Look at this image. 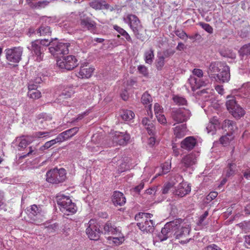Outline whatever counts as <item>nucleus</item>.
Segmentation results:
<instances>
[{
  "mask_svg": "<svg viewBox=\"0 0 250 250\" xmlns=\"http://www.w3.org/2000/svg\"><path fill=\"white\" fill-rule=\"evenodd\" d=\"M46 180L50 183L58 184L63 182L66 178L65 170L57 168L48 171L46 174Z\"/></svg>",
  "mask_w": 250,
  "mask_h": 250,
  "instance_id": "20e7f679",
  "label": "nucleus"
},
{
  "mask_svg": "<svg viewBox=\"0 0 250 250\" xmlns=\"http://www.w3.org/2000/svg\"><path fill=\"white\" fill-rule=\"evenodd\" d=\"M158 121L161 123V124H166L167 123V120L164 116V115L162 114H158L156 116Z\"/></svg>",
  "mask_w": 250,
  "mask_h": 250,
  "instance_id": "bf43d9fd",
  "label": "nucleus"
},
{
  "mask_svg": "<svg viewBox=\"0 0 250 250\" xmlns=\"http://www.w3.org/2000/svg\"><path fill=\"white\" fill-rule=\"evenodd\" d=\"M175 185V183L173 181L166 183L163 187L162 189V193L163 194H167L168 191L171 189Z\"/></svg>",
  "mask_w": 250,
  "mask_h": 250,
  "instance_id": "09e8293b",
  "label": "nucleus"
},
{
  "mask_svg": "<svg viewBox=\"0 0 250 250\" xmlns=\"http://www.w3.org/2000/svg\"><path fill=\"white\" fill-rule=\"evenodd\" d=\"M145 61L146 63L151 64L154 60V50L150 48L149 50L146 51L144 54Z\"/></svg>",
  "mask_w": 250,
  "mask_h": 250,
  "instance_id": "c9c22d12",
  "label": "nucleus"
},
{
  "mask_svg": "<svg viewBox=\"0 0 250 250\" xmlns=\"http://www.w3.org/2000/svg\"><path fill=\"white\" fill-rule=\"evenodd\" d=\"M39 42L38 41L32 42L30 48L32 53L36 56V60L39 62L42 60L44 52V47L41 46ZM28 48L29 49V47Z\"/></svg>",
  "mask_w": 250,
  "mask_h": 250,
  "instance_id": "dca6fc26",
  "label": "nucleus"
},
{
  "mask_svg": "<svg viewBox=\"0 0 250 250\" xmlns=\"http://www.w3.org/2000/svg\"><path fill=\"white\" fill-rule=\"evenodd\" d=\"M203 250H222L219 246L215 244H211L204 248Z\"/></svg>",
  "mask_w": 250,
  "mask_h": 250,
  "instance_id": "052dcab7",
  "label": "nucleus"
},
{
  "mask_svg": "<svg viewBox=\"0 0 250 250\" xmlns=\"http://www.w3.org/2000/svg\"><path fill=\"white\" fill-rule=\"evenodd\" d=\"M196 162L197 157L195 154L190 153L182 157L179 163V167L183 171H186L188 168H191Z\"/></svg>",
  "mask_w": 250,
  "mask_h": 250,
  "instance_id": "ddd939ff",
  "label": "nucleus"
},
{
  "mask_svg": "<svg viewBox=\"0 0 250 250\" xmlns=\"http://www.w3.org/2000/svg\"><path fill=\"white\" fill-rule=\"evenodd\" d=\"M31 140L28 137L23 138V139H21L19 144V147L21 148H25L27 145L31 143Z\"/></svg>",
  "mask_w": 250,
  "mask_h": 250,
  "instance_id": "de8ad7c7",
  "label": "nucleus"
},
{
  "mask_svg": "<svg viewBox=\"0 0 250 250\" xmlns=\"http://www.w3.org/2000/svg\"><path fill=\"white\" fill-rule=\"evenodd\" d=\"M152 216L153 215L150 213L145 212H139L135 215V220L139 221L140 219H142V221L138 222L137 225L144 232L151 233L154 231L155 223L150 219Z\"/></svg>",
  "mask_w": 250,
  "mask_h": 250,
  "instance_id": "f257e3e1",
  "label": "nucleus"
},
{
  "mask_svg": "<svg viewBox=\"0 0 250 250\" xmlns=\"http://www.w3.org/2000/svg\"><path fill=\"white\" fill-rule=\"evenodd\" d=\"M224 56L231 58L234 59L236 57V54L230 50H226Z\"/></svg>",
  "mask_w": 250,
  "mask_h": 250,
  "instance_id": "0e129e2a",
  "label": "nucleus"
},
{
  "mask_svg": "<svg viewBox=\"0 0 250 250\" xmlns=\"http://www.w3.org/2000/svg\"><path fill=\"white\" fill-rule=\"evenodd\" d=\"M123 21L125 23L128 24L136 38L140 39L141 35L139 31L142 29V26L138 18L135 15L128 14L124 18Z\"/></svg>",
  "mask_w": 250,
  "mask_h": 250,
  "instance_id": "0eeeda50",
  "label": "nucleus"
},
{
  "mask_svg": "<svg viewBox=\"0 0 250 250\" xmlns=\"http://www.w3.org/2000/svg\"><path fill=\"white\" fill-rule=\"evenodd\" d=\"M154 109L155 114L156 116L158 114H162V113H163V109L162 107V106H160V105L158 103L155 104L154 106Z\"/></svg>",
  "mask_w": 250,
  "mask_h": 250,
  "instance_id": "6e6d98bb",
  "label": "nucleus"
},
{
  "mask_svg": "<svg viewBox=\"0 0 250 250\" xmlns=\"http://www.w3.org/2000/svg\"><path fill=\"white\" fill-rule=\"evenodd\" d=\"M191 114L189 110L185 108H180L172 110L171 116L172 119L177 123L187 122Z\"/></svg>",
  "mask_w": 250,
  "mask_h": 250,
  "instance_id": "1a4fd4ad",
  "label": "nucleus"
},
{
  "mask_svg": "<svg viewBox=\"0 0 250 250\" xmlns=\"http://www.w3.org/2000/svg\"><path fill=\"white\" fill-rule=\"evenodd\" d=\"M48 132H38L36 133L35 136L38 138L44 137L48 136Z\"/></svg>",
  "mask_w": 250,
  "mask_h": 250,
  "instance_id": "338daca9",
  "label": "nucleus"
},
{
  "mask_svg": "<svg viewBox=\"0 0 250 250\" xmlns=\"http://www.w3.org/2000/svg\"><path fill=\"white\" fill-rule=\"evenodd\" d=\"M173 224L174 223L172 221L166 223L162 229L161 232L155 237L156 241L162 242L166 240L168 237L173 236V229L174 226Z\"/></svg>",
  "mask_w": 250,
  "mask_h": 250,
  "instance_id": "f8f14e48",
  "label": "nucleus"
},
{
  "mask_svg": "<svg viewBox=\"0 0 250 250\" xmlns=\"http://www.w3.org/2000/svg\"><path fill=\"white\" fill-rule=\"evenodd\" d=\"M165 64V59L163 57L159 56L156 62V67L157 69L161 70Z\"/></svg>",
  "mask_w": 250,
  "mask_h": 250,
  "instance_id": "864d4df0",
  "label": "nucleus"
},
{
  "mask_svg": "<svg viewBox=\"0 0 250 250\" xmlns=\"http://www.w3.org/2000/svg\"><path fill=\"white\" fill-rule=\"evenodd\" d=\"M239 92L242 93L244 96L250 95V83H247L239 89Z\"/></svg>",
  "mask_w": 250,
  "mask_h": 250,
  "instance_id": "49530a36",
  "label": "nucleus"
},
{
  "mask_svg": "<svg viewBox=\"0 0 250 250\" xmlns=\"http://www.w3.org/2000/svg\"><path fill=\"white\" fill-rule=\"evenodd\" d=\"M174 135L175 137L178 139L184 137L187 132L186 124H182L176 126L173 128Z\"/></svg>",
  "mask_w": 250,
  "mask_h": 250,
  "instance_id": "a878e982",
  "label": "nucleus"
},
{
  "mask_svg": "<svg viewBox=\"0 0 250 250\" xmlns=\"http://www.w3.org/2000/svg\"><path fill=\"white\" fill-rule=\"evenodd\" d=\"M240 53L243 55H248L250 54V43L244 45L240 49Z\"/></svg>",
  "mask_w": 250,
  "mask_h": 250,
  "instance_id": "8fccbe9b",
  "label": "nucleus"
},
{
  "mask_svg": "<svg viewBox=\"0 0 250 250\" xmlns=\"http://www.w3.org/2000/svg\"><path fill=\"white\" fill-rule=\"evenodd\" d=\"M69 43L60 42L55 38L52 39L51 46L49 47V52L52 55L58 58L59 55H65L68 53Z\"/></svg>",
  "mask_w": 250,
  "mask_h": 250,
  "instance_id": "39448f33",
  "label": "nucleus"
},
{
  "mask_svg": "<svg viewBox=\"0 0 250 250\" xmlns=\"http://www.w3.org/2000/svg\"><path fill=\"white\" fill-rule=\"evenodd\" d=\"M174 102L178 105H186L187 104V100L181 96H175L173 97Z\"/></svg>",
  "mask_w": 250,
  "mask_h": 250,
  "instance_id": "37998d69",
  "label": "nucleus"
},
{
  "mask_svg": "<svg viewBox=\"0 0 250 250\" xmlns=\"http://www.w3.org/2000/svg\"><path fill=\"white\" fill-rule=\"evenodd\" d=\"M57 202L61 211L64 214L69 215L75 213L77 211L75 203L72 202L68 196L59 195L57 196Z\"/></svg>",
  "mask_w": 250,
  "mask_h": 250,
  "instance_id": "7ed1b4c3",
  "label": "nucleus"
},
{
  "mask_svg": "<svg viewBox=\"0 0 250 250\" xmlns=\"http://www.w3.org/2000/svg\"><path fill=\"white\" fill-rule=\"evenodd\" d=\"M57 143H61L58 136L55 139L46 142L43 146L40 147V150L43 151L47 149Z\"/></svg>",
  "mask_w": 250,
  "mask_h": 250,
  "instance_id": "58836bf2",
  "label": "nucleus"
},
{
  "mask_svg": "<svg viewBox=\"0 0 250 250\" xmlns=\"http://www.w3.org/2000/svg\"><path fill=\"white\" fill-rule=\"evenodd\" d=\"M197 144V140L193 136H188L181 142V147L187 151H190L194 148Z\"/></svg>",
  "mask_w": 250,
  "mask_h": 250,
  "instance_id": "aec40b11",
  "label": "nucleus"
},
{
  "mask_svg": "<svg viewBox=\"0 0 250 250\" xmlns=\"http://www.w3.org/2000/svg\"><path fill=\"white\" fill-rule=\"evenodd\" d=\"M142 124L145 126L149 135H153L154 133L155 127L152 121L148 118L145 117L142 119Z\"/></svg>",
  "mask_w": 250,
  "mask_h": 250,
  "instance_id": "cd10ccee",
  "label": "nucleus"
},
{
  "mask_svg": "<svg viewBox=\"0 0 250 250\" xmlns=\"http://www.w3.org/2000/svg\"><path fill=\"white\" fill-rule=\"evenodd\" d=\"M216 127L215 126V125H213L210 122H209L206 127V129L208 131V132L209 133L211 131H213L214 129H215Z\"/></svg>",
  "mask_w": 250,
  "mask_h": 250,
  "instance_id": "69168bd1",
  "label": "nucleus"
},
{
  "mask_svg": "<svg viewBox=\"0 0 250 250\" xmlns=\"http://www.w3.org/2000/svg\"><path fill=\"white\" fill-rule=\"evenodd\" d=\"M28 97L32 99H37L41 97V93L37 90H28Z\"/></svg>",
  "mask_w": 250,
  "mask_h": 250,
  "instance_id": "c03bdc74",
  "label": "nucleus"
},
{
  "mask_svg": "<svg viewBox=\"0 0 250 250\" xmlns=\"http://www.w3.org/2000/svg\"><path fill=\"white\" fill-rule=\"evenodd\" d=\"M243 173V177L247 180H250V168L247 169Z\"/></svg>",
  "mask_w": 250,
  "mask_h": 250,
  "instance_id": "774afa93",
  "label": "nucleus"
},
{
  "mask_svg": "<svg viewBox=\"0 0 250 250\" xmlns=\"http://www.w3.org/2000/svg\"><path fill=\"white\" fill-rule=\"evenodd\" d=\"M71 17L74 16L80 19V24L83 28L92 32L96 28V23L90 18L86 17V14L83 12L79 11L76 13H72Z\"/></svg>",
  "mask_w": 250,
  "mask_h": 250,
  "instance_id": "423d86ee",
  "label": "nucleus"
},
{
  "mask_svg": "<svg viewBox=\"0 0 250 250\" xmlns=\"http://www.w3.org/2000/svg\"><path fill=\"white\" fill-rule=\"evenodd\" d=\"M104 229L105 233L113 235L118 234V233H120V231L119 228L116 227L114 224H112L110 222H107L105 224L104 227Z\"/></svg>",
  "mask_w": 250,
  "mask_h": 250,
  "instance_id": "bb28decb",
  "label": "nucleus"
},
{
  "mask_svg": "<svg viewBox=\"0 0 250 250\" xmlns=\"http://www.w3.org/2000/svg\"><path fill=\"white\" fill-rule=\"evenodd\" d=\"M117 237H108V240L112 242L113 244L116 245H119L122 244L124 241V237L123 236H121V230L120 233H118Z\"/></svg>",
  "mask_w": 250,
  "mask_h": 250,
  "instance_id": "ea45409f",
  "label": "nucleus"
},
{
  "mask_svg": "<svg viewBox=\"0 0 250 250\" xmlns=\"http://www.w3.org/2000/svg\"><path fill=\"white\" fill-rule=\"evenodd\" d=\"M225 62H211L208 67V73L212 80L216 78L217 74L220 71V70Z\"/></svg>",
  "mask_w": 250,
  "mask_h": 250,
  "instance_id": "a211bd4d",
  "label": "nucleus"
},
{
  "mask_svg": "<svg viewBox=\"0 0 250 250\" xmlns=\"http://www.w3.org/2000/svg\"><path fill=\"white\" fill-rule=\"evenodd\" d=\"M28 215L30 218L35 220L36 218L42 216L44 212L42 208V206L32 205L27 209Z\"/></svg>",
  "mask_w": 250,
  "mask_h": 250,
  "instance_id": "412c9836",
  "label": "nucleus"
},
{
  "mask_svg": "<svg viewBox=\"0 0 250 250\" xmlns=\"http://www.w3.org/2000/svg\"><path fill=\"white\" fill-rule=\"evenodd\" d=\"M79 130V127H74L60 133L58 136L62 143L74 136L78 132Z\"/></svg>",
  "mask_w": 250,
  "mask_h": 250,
  "instance_id": "b1692460",
  "label": "nucleus"
},
{
  "mask_svg": "<svg viewBox=\"0 0 250 250\" xmlns=\"http://www.w3.org/2000/svg\"><path fill=\"white\" fill-rule=\"evenodd\" d=\"M89 5L96 10L102 9H109L111 11L113 10V7L107 3L104 0H93L89 2Z\"/></svg>",
  "mask_w": 250,
  "mask_h": 250,
  "instance_id": "5701e85b",
  "label": "nucleus"
},
{
  "mask_svg": "<svg viewBox=\"0 0 250 250\" xmlns=\"http://www.w3.org/2000/svg\"><path fill=\"white\" fill-rule=\"evenodd\" d=\"M226 105L227 109L230 112L235 108L238 105L236 103V98L234 96H228L226 101Z\"/></svg>",
  "mask_w": 250,
  "mask_h": 250,
  "instance_id": "7c9ffc66",
  "label": "nucleus"
},
{
  "mask_svg": "<svg viewBox=\"0 0 250 250\" xmlns=\"http://www.w3.org/2000/svg\"><path fill=\"white\" fill-rule=\"evenodd\" d=\"M134 116L135 114L131 110H123L121 113V117L125 121H130L134 118Z\"/></svg>",
  "mask_w": 250,
  "mask_h": 250,
  "instance_id": "f704fd0d",
  "label": "nucleus"
},
{
  "mask_svg": "<svg viewBox=\"0 0 250 250\" xmlns=\"http://www.w3.org/2000/svg\"><path fill=\"white\" fill-rule=\"evenodd\" d=\"M75 93L73 86H68L65 87L62 91L60 97L62 98L67 99L70 98Z\"/></svg>",
  "mask_w": 250,
  "mask_h": 250,
  "instance_id": "e433bc0d",
  "label": "nucleus"
},
{
  "mask_svg": "<svg viewBox=\"0 0 250 250\" xmlns=\"http://www.w3.org/2000/svg\"><path fill=\"white\" fill-rule=\"evenodd\" d=\"M208 211H206L203 215H202L199 218V221L198 222V225H202V223L205 219V218L208 216Z\"/></svg>",
  "mask_w": 250,
  "mask_h": 250,
  "instance_id": "e2e57ef3",
  "label": "nucleus"
},
{
  "mask_svg": "<svg viewBox=\"0 0 250 250\" xmlns=\"http://www.w3.org/2000/svg\"><path fill=\"white\" fill-rule=\"evenodd\" d=\"M51 33L50 27L46 25L42 24L37 30L36 34L40 36L50 35Z\"/></svg>",
  "mask_w": 250,
  "mask_h": 250,
  "instance_id": "473e14b6",
  "label": "nucleus"
},
{
  "mask_svg": "<svg viewBox=\"0 0 250 250\" xmlns=\"http://www.w3.org/2000/svg\"><path fill=\"white\" fill-rule=\"evenodd\" d=\"M94 69L88 64H84L81 66L78 72V77L80 78H89L94 71Z\"/></svg>",
  "mask_w": 250,
  "mask_h": 250,
  "instance_id": "4be33fe9",
  "label": "nucleus"
},
{
  "mask_svg": "<svg viewBox=\"0 0 250 250\" xmlns=\"http://www.w3.org/2000/svg\"><path fill=\"white\" fill-rule=\"evenodd\" d=\"M35 41H38L39 42V44L41 46H48V45H50V46H51V44L52 43V40L51 41H49L48 40V39H44V40H35Z\"/></svg>",
  "mask_w": 250,
  "mask_h": 250,
  "instance_id": "5fc2aeb1",
  "label": "nucleus"
},
{
  "mask_svg": "<svg viewBox=\"0 0 250 250\" xmlns=\"http://www.w3.org/2000/svg\"><path fill=\"white\" fill-rule=\"evenodd\" d=\"M175 53V51L171 49H168L163 52L162 56L165 59L166 58L171 57Z\"/></svg>",
  "mask_w": 250,
  "mask_h": 250,
  "instance_id": "13d9d810",
  "label": "nucleus"
},
{
  "mask_svg": "<svg viewBox=\"0 0 250 250\" xmlns=\"http://www.w3.org/2000/svg\"><path fill=\"white\" fill-rule=\"evenodd\" d=\"M192 73L198 78H196L194 76H190L188 80V83L190 85L191 90L194 91L201 87L205 85L206 83L200 79L203 76V72L201 69L195 68L193 70Z\"/></svg>",
  "mask_w": 250,
  "mask_h": 250,
  "instance_id": "6e6552de",
  "label": "nucleus"
},
{
  "mask_svg": "<svg viewBox=\"0 0 250 250\" xmlns=\"http://www.w3.org/2000/svg\"><path fill=\"white\" fill-rule=\"evenodd\" d=\"M233 138L232 133H228L226 135L222 136L220 138L219 142L223 146H226L228 145Z\"/></svg>",
  "mask_w": 250,
  "mask_h": 250,
  "instance_id": "72a5a7b5",
  "label": "nucleus"
},
{
  "mask_svg": "<svg viewBox=\"0 0 250 250\" xmlns=\"http://www.w3.org/2000/svg\"><path fill=\"white\" fill-rule=\"evenodd\" d=\"M112 202L115 205L121 206L125 203L126 199L123 193L116 191L113 195Z\"/></svg>",
  "mask_w": 250,
  "mask_h": 250,
  "instance_id": "393cba45",
  "label": "nucleus"
},
{
  "mask_svg": "<svg viewBox=\"0 0 250 250\" xmlns=\"http://www.w3.org/2000/svg\"><path fill=\"white\" fill-rule=\"evenodd\" d=\"M57 65L62 69L70 70L75 68L78 65V60L74 56L69 55L62 57L57 60Z\"/></svg>",
  "mask_w": 250,
  "mask_h": 250,
  "instance_id": "9b49d317",
  "label": "nucleus"
},
{
  "mask_svg": "<svg viewBox=\"0 0 250 250\" xmlns=\"http://www.w3.org/2000/svg\"><path fill=\"white\" fill-rule=\"evenodd\" d=\"M232 115L236 118H239L243 116L245 114L244 110L238 104L232 110L230 111Z\"/></svg>",
  "mask_w": 250,
  "mask_h": 250,
  "instance_id": "4c0bfd02",
  "label": "nucleus"
},
{
  "mask_svg": "<svg viewBox=\"0 0 250 250\" xmlns=\"http://www.w3.org/2000/svg\"><path fill=\"white\" fill-rule=\"evenodd\" d=\"M222 127L229 133L232 132L236 128V124L232 121L229 120H225L222 125Z\"/></svg>",
  "mask_w": 250,
  "mask_h": 250,
  "instance_id": "c85d7f7f",
  "label": "nucleus"
},
{
  "mask_svg": "<svg viewBox=\"0 0 250 250\" xmlns=\"http://www.w3.org/2000/svg\"><path fill=\"white\" fill-rule=\"evenodd\" d=\"M175 33L177 36L182 40H186L188 38V35L183 30H177L175 31Z\"/></svg>",
  "mask_w": 250,
  "mask_h": 250,
  "instance_id": "603ef678",
  "label": "nucleus"
},
{
  "mask_svg": "<svg viewBox=\"0 0 250 250\" xmlns=\"http://www.w3.org/2000/svg\"><path fill=\"white\" fill-rule=\"evenodd\" d=\"M230 79L229 67L224 63L220 71L217 74L215 81L219 83L228 82Z\"/></svg>",
  "mask_w": 250,
  "mask_h": 250,
  "instance_id": "f3484780",
  "label": "nucleus"
},
{
  "mask_svg": "<svg viewBox=\"0 0 250 250\" xmlns=\"http://www.w3.org/2000/svg\"><path fill=\"white\" fill-rule=\"evenodd\" d=\"M110 138L112 139V145H124L127 143L130 139L129 134L117 131H113L110 133Z\"/></svg>",
  "mask_w": 250,
  "mask_h": 250,
  "instance_id": "2eb2a0df",
  "label": "nucleus"
},
{
  "mask_svg": "<svg viewBox=\"0 0 250 250\" xmlns=\"http://www.w3.org/2000/svg\"><path fill=\"white\" fill-rule=\"evenodd\" d=\"M235 167L236 165L234 164H229V167L226 169V176L227 177H229L234 175Z\"/></svg>",
  "mask_w": 250,
  "mask_h": 250,
  "instance_id": "a18cd8bd",
  "label": "nucleus"
},
{
  "mask_svg": "<svg viewBox=\"0 0 250 250\" xmlns=\"http://www.w3.org/2000/svg\"><path fill=\"white\" fill-rule=\"evenodd\" d=\"M88 226L86 229V233L91 240H98L100 236L101 231L100 226L93 220L88 222Z\"/></svg>",
  "mask_w": 250,
  "mask_h": 250,
  "instance_id": "4468645a",
  "label": "nucleus"
},
{
  "mask_svg": "<svg viewBox=\"0 0 250 250\" xmlns=\"http://www.w3.org/2000/svg\"><path fill=\"white\" fill-rule=\"evenodd\" d=\"M6 59L10 62L18 63L21 59L23 49L21 47H15L5 49Z\"/></svg>",
  "mask_w": 250,
  "mask_h": 250,
  "instance_id": "9d476101",
  "label": "nucleus"
},
{
  "mask_svg": "<svg viewBox=\"0 0 250 250\" xmlns=\"http://www.w3.org/2000/svg\"><path fill=\"white\" fill-rule=\"evenodd\" d=\"M199 25L208 33L209 34H212L213 33V28L209 24L204 22H200Z\"/></svg>",
  "mask_w": 250,
  "mask_h": 250,
  "instance_id": "3c124183",
  "label": "nucleus"
},
{
  "mask_svg": "<svg viewBox=\"0 0 250 250\" xmlns=\"http://www.w3.org/2000/svg\"><path fill=\"white\" fill-rule=\"evenodd\" d=\"M44 228L46 229V231L48 233H53L57 230L59 228V225L58 223H55L52 224H48L45 223L44 224Z\"/></svg>",
  "mask_w": 250,
  "mask_h": 250,
  "instance_id": "a19ab883",
  "label": "nucleus"
},
{
  "mask_svg": "<svg viewBox=\"0 0 250 250\" xmlns=\"http://www.w3.org/2000/svg\"><path fill=\"white\" fill-rule=\"evenodd\" d=\"M218 195V193L216 191L210 192L207 196V200L208 201H211L215 199Z\"/></svg>",
  "mask_w": 250,
  "mask_h": 250,
  "instance_id": "680f3d73",
  "label": "nucleus"
},
{
  "mask_svg": "<svg viewBox=\"0 0 250 250\" xmlns=\"http://www.w3.org/2000/svg\"><path fill=\"white\" fill-rule=\"evenodd\" d=\"M42 80L40 77L31 79L28 83V90H37L38 85L42 82Z\"/></svg>",
  "mask_w": 250,
  "mask_h": 250,
  "instance_id": "2f4dec72",
  "label": "nucleus"
},
{
  "mask_svg": "<svg viewBox=\"0 0 250 250\" xmlns=\"http://www.w3.org/2000/svg\"><path fill=\"white\" fill-rule=\"evenodd\" d=\"M141 102L146 106H147L150 109L152 106V98L147 92H145L142 96Z\"/></svg>",
  "mask_w": 250,
  "mask_h": 250,
  "instance_id": "c756f323",
  "label": "nucleus"
},
{
  "mask_svg": "<svg viewBox=\"0 0 250 250\" xmlns=\"http://www.w3.org/2000/svg\"><path fill=\"white\" fill-rule=\"evenodd\" d=\"M190 191L191 188L189 185L186 182H182L175 188L173 193L180 197H183L188 194Z\"/></svg>",
  "mask_w": 250,
  "mask_h": 250,
  "instance_id": "6ab92c4d",
  "label": "nucleus"
},
{
  "mask_svg": "<svg viewBox=\"0 0 250 250\" xmlns=\"http://www.w3.org/2000/svg\"><path fill=\"white\" fill-rule=\"evenodd\" d=\"M138 69L139 71V72L143 75L144 76H147L148 74V71L147 69L146 66L145 65H139L138 67Z\"/></svg>",
  "mask_w": 250,
  "mask_h": 250,
  "instance_id": "4d7b16f0",
  "label": "nucleus"
},
{
  "mask_svg": "<svg viewBox=\"0 0 250 250\" xmlns=\"http://www.w3.org/2000/svg\"><path fill=\"white\" fill-rule=\"evenodd\" d=\"M170 168L171 164L169 163L166 162L163 164L161 165V167L159 168L160 169H162V172L157 173L156 175V177L167 174L169 171Z\"/></svg>",
  "mask_w": 250,
  "mask_h": 250,
  "instance_id": "79ce46f5",
  "label": "nucleus"
},
{
  "mask_svg": "<svg viewBox=\"0 0 250 250\" xmlns=\"http://www.w3.org/2000/svg\"><path fill=\"white\" fill-rule=\"evenodd\" d=\"M174 223L173 237L177 239H181L180 243L185 244L188 243L191 238H188L191 231V228L188 225H183L178 220L172 221Z\"/></svg>",
  "mask_w": 250,
  "mask_h": 250,
  "instance_id": "f03ea898",
  "label": "nucleus"
}]
</instances>
